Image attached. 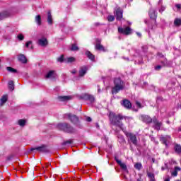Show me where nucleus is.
I'll return each instance as SVG.
<instances>
[{"instance_id":"nucleus-1","label":"nucleus","mask_w":181,"mask_h":181,"mask_svg":"<svg viewBox=\"0 0 181 181\" xmlns=\"http://www.w3.org/2000/svg\"><path fill=\"white\" fill-rule=\"evenodd\" d=\"M109 118L110 121V124L112 125H115V127H118V128H120L122 131L124 132V124H122V119H124V117L121 115H115V114L110 112L109 115Z\"/></svg>"},{"instance_id":"nucleus-2","label":"nucleus","mask_w":181,"mask_h":181,"mask_svg":"<svg viewBox=\"0 0 181 181\" xmlns=\"http://www.w3.org/2000/svg\"><path fill=\"white\" fill-rule=\"evenodd\" d=\"M114 85L115 86L112 88V94H117L125 88V84L124 83V81H122V80H121L119 78H115Z\"/></svg>"},{"instance_id":"nucleus-3","label":"nucleus","mask_w":181,"mask_h":181,"mask_svg":"<svg viewBox=\"0 0 181 181\" xmlns=\"http://www.w3.org/2000/svg\"><path fill=\"white\" fill-rule=\"evenodd\" d=\"M57 129H59V131H63L66 134H74V132H76V129L69 123H59L57 125Z\"/></svg>"},{"instance_id":"nucleus-4","label":"nucleus","mask_w":181,"mask_h":181,"mask_svg":"<svg viewBox=\"0 0 181 181\" xmlns=\"http://www.w3.org/2000/svg\"><path fill=\"white\" fill-rule=\"evenodd\" d=\"M126 136L128 138V142L133 144L135 146L138 145V139H136V135L133 133H130L126 131H123Z\"/></svg>"},{"instance_id":"nucleus-5","label":"nucleus","mask_w":181,"mask_h":181,"mask_svg":"<svg viewBox=\"0 0 181 181\" xmlns=\"http://www.w3.org/2000/svg\"><path fill=\"white\" fill-rule=\"evenodd\" d=\"M65 117H67L68 119H69L74 125H80V121L78 120V117H77V116L68 113L65 115Z\"/></svg>"},{"instance_id":"nucleus-6","label":"nucleus","mask_w":181,"mask_h":181,"mask_svg":"<svg viewBox=\"0 0 181 181\" xmlns=\"http://www.w3.org/2000/svg\"><path fill=\"white\" fill-rule=\"evenodd\" d=\"M115 160L120 166L122 170H124V172H126V173H128V168L127 167V164H125V163H122V161L118 159V157L117 156L115 157Z\"/></svg>"},{"instance_id":"nucleus-7","label":"nucleus","mask_w":181,"mask_h":181,"mask_svg":"<svg viewBox=\"0 0 181 181\" xmlns=\"http://www.w3.org/2000/svg\"><path fill=\"white\" fill-rule=\"evenodd\" d=\"M124 13V11L121 9V8H117L115 10V15L116 17V19L117 21H122V14Z\"/></svg>"},{"instance_id":"nucleus-8","label":"nucleus","mask_w":181,"mask_h":181,"mask_svg":"<svg viewBox=\"0 0 181 181\" xmlns=\"http://www.w3.org/2000/svg\"><path fill=\"white\" fill-rule=\"evenodd\" d=\"M119 33H123V35H131L132 30L129 27H126L125 28H118Z\"/></svg>"},{"instance_id":"nucleus-9","label":"nucleus","mask_w":181,"mask_h":181,"mask_svg":"<svg viewBox=\"0 0 181 181\" xmlns=\"http://www.w3.org/2000/svg\"><path fill=\"white\" fill-rule=\"evenodd\" d=\"M88 70V67L86 66H81L78 71V77H84L87 74V71Z\"/></svg>"},{"instance_id":"nucleus-10","label":"nucleus","mask_w":181,"mask_h":181,"mask_svg":"<svg viewBox=\"0 0 181 181\" xmlns=\"http://www.w3.org/2000/svg\"><path fill=\"white\" fill-rule=\"evenodd\" d=\"M95 49H96V50H100L102 52L106 51L104 46H103L101 45V40H100V39H96Z\"/></svg>"},{"instance_id":"nucleus-11","label":"nucleus","mask_w":181,"mask_h":181,"mask_svg":"<svg viewBox=\"0 0 181 181\" xmlns=\"http://www.w3.org/2000/svg\"><path fill=\"white\" fill-rule=\"evenodd\" d=\"M140 119L143 121V122H146V124H151V122H152V118L145 115H141Z\"/></svg>"},{"instance_id":"nucleus-12","label":"nucleus","mask_w":181,"mask_h":181,"mask_svg":"<svg viewBox=\"0 0 181 181\" xmlns=\"http://www.w3.org/2000/svg\"><path fill=\"white\" fill-rule=\"evenodd\" d=\"M30 151H37L38 152H42V153L47 152V149H46V146L45 145L38 146L37 148H32Z\"/></svg>"},{"instance_id":"nucleus-13","label":"nucleus","mask_w":181,"mask_h":181,"mask_svg":"<svg viewBox=\"0 0 181 181\" xmlns=\"http://www.w3.org/2000/svg\"><path fill=\"white\" fill-rule=\"evenodd\" d=\"M161 64H163V67H171L173 62L172 61H168V59L164 58L160 62Z\"/></svg>"},{"instance_id":"nucleus-14","label":"nucleus","mask_w":181,"mask_h":181,"mask_svg":"<svg viewBox=\"0 0 181 181\" xmlns=\"http://www.w3.org/2000/svg\"><path fill=\"white\" fill-rule=\"evenodd\" d=\"M48 43L49 42H47V39L46 37H42L38 40V45L42 47L47 46Z\"/></svg>"},{"instance_id":"nucleus-15","label":"nucleus","mask_w":181,"mask_h":181,"mask_svg":"<svg viewBox=\"0 0 181 181\" xmlns=\"http://www.w3.org/2000/svg\"><path fill=\"white\" fill-rule=\"evenodd\" d=\"M18 62H21V63H23V64H26V63H28V59H26V57L23 54H18Z\"/></svg>"},{"instance_id":"nucleus-16","label":"nucleus","mask_w":181,"mask_h":181,"mask_svg":"<svg viewBox=\"0 0 181 181\" xmlns=\"http://www.w3.org/2000/svg\"><path fill=\"white\" fill-rule=\"evenodd\" d=\"M122 105H123L124 108H127V110H130V108H132V104L129 100L127 99L123 100Z\"/></svg>"},{"instance_id":"nucleus-17","label":"nucleus","mask_w":181,"mask_h":181,"mask_svg":"<svg viewBox=\"0 0 181 181\" xmlns=\"http://www.w3.org/2000/svg\"><path fill=\"white\" fill-rule=\"evenodd\" d=\"M149 16L151 19H153L154 21H156V18L158 15L156 14V11L153 8H151L149 11Z\"/></svg>"},{"instance_id":"nucleus-18","label":"nucleus","mask_w":181,"mask_h":181,"mask_svg":"<svg viewBox=\"0 0 181 181\" xmlns=\"http://www.w3.org/2000/svg\"><path fill=\"white\" fill-rule=\"evenodd\" d=\"M160 141L162 142V144L165 145V146H168V142L170 141V136H166L160 137Z\"/></svg>"},{"instance_id":"nucleus-19","label":"nucleus","mask_w":181,"mask_h":181,"mask_svg":"<svg viewBox=\"0 0 181 181\" xmlns=\"http://www.w3.org/2000/svg\"><path fill=\"white\" fill-rule=\"evenodd\" d=\"M45 78H56V71H49L45 75Z\"/></svg>"},{"instance_id":"nucleus-20","label":"nucleus","mask_w":181,"mask_h":181,"mask_svg":"<svg viewBox=\"0 0 181 181\" xmlns=\"http://www.w3.org/2000/svg\"><path fill=\"white\" fill-rule=\"evenodd\" d=\"M58 100L60 101H70V100H73V96L71 95H66V96H58Z\"/></svg>"},{"instance_id":"nucleus-21","label":"nucleus","mask_w":181,"mask_h":181,"mask_svg":"<svg viewBox=\"0 0 181 181\" xmlns=\"http://www.w3.org/2000/svg\"><path fill=\"white\" fill-rule=\"evenodd\" d=\"M153 122L155 125L156 129L159 131V129H160V127H162V123L159 122L156 118L153 119Z\"/></svg>"},{"instance_id":"nucleus-22","label":"nucleus","mask_w":181,"mask_h":181,"mask_svg":"<svg viewBox=\"0 0 181 181\" xmlns=\"http://www.w3.org/2000/svg\"><path fill=\"white\" fill-rule=\"evenodd\" d=\"M9 16H11V12L4 11L0 13V21H2V19H5V18H9Z\"/></svg>"},{"instance_id":"nucleus-23","label":"nucleus","mask_w":181,"mask_h":181,"mask_svg":"<svg viewBox=\"0 0 181 181\" xmlns=\"http://www.w3.org/2000/svg\"><path fill=\"white\" fill-rule=\"evenodd\" d=\"M47 22L48 25H53V17H52V13H50V11L47 13Z\"/></svg>"},{"instance_id":"nucleus-24","label":"nucleus","mask_w":181,"mask_h":181,"mask_svg":"<svg viewBox=\"0 0 181 181\" xmlns=\"http://www.w3.org/2000/svg\"><path fill=\"white\" fill-rule=\"evenodd\" d=\"M8 101V95H4L2 96V98L0 99V106L2 107Z\"/></svg>"},{"instance_id":"nucleus-25","label":"nucleus","mask_w":181,"mask_h":181,"mask_svg":"<svg viewBox=\"0 0 181 181\" xmlns=\"http://www.w3.org/2000/svg\"><path fill=\"white\" fill-rule=\"evenodd\" d=\"M91 96L88 93H83L80 96L81 100H85L86 101L90 100Z\"/></svg>"},{"instance_id":"nucleus-26","label":"nucleus","mask_w":181,"mask_h":181,"mask_svg":"<svg viewBox=\"0 0 181 181\" xmlns=\"http://www.w3.org/2000/svg\"><path fill=\"white\" fill-rule=\"evenodd\" d=\"M26 119H21L18 121V125H19L21 127H25V125H26Z\"/></svg>"},{"instance_id":"nucleus-27","label":"nucleus","mask_w":181,"mask_h":181,"mask_svg":"<svg viewBox=\"0 0 181 181\" xmlns=\"http://www.w3.org/2000/svg\"><path fill=\"white\" fill-rule=\"evenodd\" d=\"M35 21L38 26H40V25H42V17H40V15L36 16Z\"/></svg>"},{"instance_id":"nucleus-28","label":"nucleus","mask_w":181,"mask_h":181,"mask_svg":"<svg viewBox=\"0 0 181 181\" xmlns=\"http://www.w3.org/2000/svg\"><path fill=\"white\" fill-rule=\"evenodd\" d=\"M8 88L11 91H13V90H15V83H13V81H8Z\"/></svg>"},{"instance_id":"nucleus-29","label":"nucleus","mask_w":181,"mask_h":181,"mask_svg":"<svg viewBox=\"0 0 181 181\" xmlns=\"http://www.w3.org/2000/svg\"><path fill=\"white\" fill-rule=\"evenodd\" d=\"M65 62L66 63H74V62H76V58L73 57H68L65 59Z\"/></svg>"},{"instance_id":"nucleus-30","label":"nucleus","mask_w":181,"mask_h":181,"mask_svg":"<svg viewBox=\"0 0 181 181\" xmlns=\"http://www.w3.org/2000/svg\"><path fill=\"white\" fill-rule=\"evenodd\" d=\"M71 52H77L79 50V48L78 47L77 45L72 44L71 49Z\"/></svg>"},{"instance_id":"nucleus-31","label":"nucleus","mask_w":181,"mask_h":181,"mask_svg":"<svg viewBox=\"0 0 181 181\" xmlns=\"http://www.w3.org/2000/svg\"><path fill=\"white\" fill-rule=\"evenodd\" d=\"M175 151L177 153H181V146L177 144L175 147Z\"/></svg>"},{"instance_id":"nucleus-32","label":"nucleus","mask_w":181,"mask_h":181,"mask_svg":"<svg viewBox=\"0 0 181 181\" xmlns=\"http://www.w3.org/2000/svg\"><path fill=\"white\" fill-rule=\"evenodd\" d=\"M174 25H175V26H180L181 25V20H180V18H176L174 21Z\"/></svg>"},{"instance_id":"nucleus-33","label":"nucleus","mask_w":181,"mask_h":181,"mask_svg":"<svg viewBox=\"0 0 181 181\" xmlns=\"http://www.w3.org/2000/svg\"><path fill=\"white\" fill-rule=\"evenodd\" d=\"M135 169H137V170H141L142 169V164L141 163H137L134 165Z\"/></svg>"},{"instance_id":"nucleus-34","label":"nucleus","mask_w":181,"mask_h":181,"mask_svg":"<svg viewBox=\"0 0 181 181\" xmlns=\"http://www.w3.org/2000/svg\"><path fill=\"white\" fill-rule=\"evenodd\" d=\"M6 70H7L8 71H9L10 73H17V72H18V71H17L16 69H15L11 67V66H8V67L6 68Z\"/></svg>"},{"instance_id":"nucleus-35","label":"nucleus","mask_w":181,"mask_h":181,"mask_svg":"<svg viewBox=\"0 0 181 181\" xmlns=\"http://www.w3.org/2000/svg\"><path fill=\"white\" fill-rule=\"evenodd\" d=\"M57 62H59V63H63L64 62V55H61L60 57H59L57 59Z\"/></svg>"},{"instance_id":"nucleus-36","label":"nucleus","mask_w":181,"mask_h":181,"mask_svg":"<svg viewBox=\"0 0 181 181\" xmlns=\"http://www.w3.org/2000/svg\"><path fill=\"white\" fill-rule=\"evenodd\" d=\"M71 144H73V140L69 139V140H68V141H64V142L62 143V145H63V146L71 145Z\"/></svg>"},{"instance_id":"nucleus-37","label":"nucleus","mask_w":181,"mask_h":181,"mask_svg":"<svg viewBox=\"0 0 181 181\" xmlns=\"http://www.w3.org/2000/svg\"><path fill=\"white\" fill-rule=\"evenodd\" d=\"M118 139H119V142H121L122 144L125 142V139L124 138V136L122 135H119L117 136Z\"/></svg>"},{"instance_id":"nucleus-38","label":"nucleus","mask_w":181,"mask_h":181,"mask_svg":"<svg viewBox=\"0 0 181 181\" xmlns=\"http://www.w3.org/2000/svg\"><path fill=\"white\" fill-rule=\"evenodd\" d=\"M30 46L31 50H33V45H32V41H28L25 43V47H29Z\"/></svg>"},{"instance_id":"nucleus-39","label":"nucleus","mask_w":181,"mask_h":181,"mask_svg":"<svg viewBox=\"0 0 181 181\" xmlns=\"http://www.w3.org/2000/svg\"><path fill=\"white\" fill-rule=\"evenodd\" d=\"M147 175H148V177H150V179H151V180H155V174L148 172V173H147Z\"/></svg>"},{"instance_id":"nucleus-40","label":"nucleus","mask_w":181,"mask_h":181,"mask_svg":"<svg viewBox=\"0 0 181 181\" xmlns=\"http://www.w3.org/2000/svg\"><path fill=\"white\" fill-rule=\"evenodd\" d=\"M107 21L109 22H114V21H115V17L114 16H108Z\"/></svg>"},{"instance_id":"nucleus-41","label":"nucleus","mask_w":181,"mask_h":181,"mask_svg":"<svg viewBox=\"0 0 181 181\" xmlns=\"http://www.w3.org/2000/svg\"><path fill=\"white\" fill-rule=\"evenodd\" d=\"M17 37H18V40H23V39H25V36H23V35H22V34H18Z\"/></svg>"},{"instance_id":"nucleus-42","label":"nucleus","mask_w":181,"mask_h":181,"mask_svg":"<svg viewBox=\"0 0 181 181\" xmlns=\"http://www.w3.org/2000/svg\"><path fill=\"white\" fill-rule=\"evenodd\" d=\"M85 54L88 57V59H91V52L86 51Z\"/></svg>"},{"instance_id":"nucleus-43","label":"nucleus","mask_w":181,"mask_h":181,"mask_svg":"<svg viewBox=\"0 0 181 181\" xmlns=\"http://www.w3.org/2000/svg\"><path fill=\"white\" fill-rule=\"evenodd\" d=\"M88 168H90V165H85V167H83V170H85V172H87V170H88Z\"/></svg>"},{"instance_id":"nucleus-44","label":"nucleus","mask_w":181,"mask_h":181,"mask_svg":"<svg viewBox=\"0 0 181 181\" xmlns=\"http://www.w3.org/2000/svg\"><path fill=\"white\" fill-rule=\"evenodd\" d=\"M136 105L139 107V108H142V106L141 105V103L139 101H136Z\"/></svg>"},{"instance_id":"nucleus-45","label":"nucleus","mask_w":181,"mask_h":181,"mask_svg":"<svg viewBox=\"0 0 181 181\" xmlns=\"http://www.w3.org/2000/svg\"><path fill=\"white\" fill-rule=\"evenodd\" d=\"M172 175L173 176H177V171H176L175 170L172 173Z\"/></svg>"},{"instance_id":"nucleus-46","label":"nucleus","mask_w":181,"mask_h":181,"mask_svg":"<svg viewBox=\"0 0 181 181\" xmlns=\"http://www.w3.org/2000/svg\"><path fill=\"white\" fill-rule=\"evenodd\" d=\"M161 69H162V66H160V65H158V66L155 67L156 70H160Z\"/></svg>"},{"instance_id":"nucleus-47","label":"nucleus","mask_w":181,"mask_h":181,"mask_svg":"<svg viewBox=\"0 0 181 181\" xmlns=\"http://www.w3.org/2000/svg\"><path fill=\"white\" fill-rule=\"evenodd\" d=\"M165 6H161L160 9L159 10V12H163V11H165Z\"/></svg>"},{"instance_id":"nucleus-48","label":"nucleus","mask_w":181,"mask_h":181,"mask_svg":"<svg viewBox=\"0 0 181 181\" xmlns=\"http://www.w3.org/2000/svg\"><path fill=\"white\" fill-rule=\"evenodd\" d=\"M157 54H158V56H159V57H161V58L165 57V56L163 54H162L160 52H158Z\"/></svg>"},{"instance_id":"nucleus-49","label":"nucleus","mask_w":181,"mask_h":181,"mask_svg":"<svg viewBox=\"0 0 181 181\" xmlns=\"http://www.w3.org/2000/svg\"><path fill=\"white\" fill-rule=\"evenodd\" d=\"M71 73L72 74H76V73H77V70L73 69V70L71 71Z\"/></svg>"},{"instance_id":"nucleus-50","label":"nucleus","mask_w":181,"mask_h":181,"mask_svg":"<svg viewBox=\"0 0 181 181\" xmlns=\"http://www.w3.org/2000/svg\"><path fill=\"white\" fill-rule=\"evenodd\" d=\"M95 57L93 54H91V60L92 62H95Z\"/></svg>"},{"instance_id":"nucleus-51","label":"nucleus","mask_w":181,"mask_h":181,"mask_svg":"<svg viewBox=\"0 0 181 181\" xmlns=\"http://www.w3.org/2000/svg\"><path fill=\"white\" fill-rule=\"evenodd\" d=\"M165 169H168V165H166V164H165V167L161 168V170H165Z\"/></svg>"},{"instance_id":"nucleus-52","label":"nucleus","mask_w":181,"mask_h":181,"mask_svg":"<svg viewBox=\"0 0 181 181\" xmlns=\"http://www.w3.org/2000/svg\"><path fill=\"white\" fill-rule=\"evenodd\" d=\"M94 101H95V98L94 96H91V103H94Z\"/></svg>"},{"instance_id":"nucleus-53","label":"nucleus","mask_w":181,"mask_h":181,"mask_svg":"<svg viewBox=\"0 0 181 181\" xmlns=\"http://www.w3.org/2000/svg\"><path fill=\"white\" fill-rule=\"evenodd\" d=\"M175 6L177 8V9L181 8V5L180 4H176Z\"/></svg>"},{"instance_id":"nucleus-54","label":"nucleus","mask_w":181,"mask_h":181,"mask_svg":"<svg viewBox=\"0 0 181 181\" xmlns=\"http://www.w3.org/2000/svg\"><path fill=\"white\" fill-rule=\"evenodd\" d=\"M95 127L98 129H100V124L98 123H95Z\"/></svg>"},{"instance_id":"nucleus-55","label":"nucleus","mask_w":181,"mask_h":181,"mask_svg":"<svg viewBox=\"0 0 181 181\" xmlns=\"http://www.w3.org/2000/svg\"><path fill=\"white\" fill-rule=\"evenodd\" d=\"M86 120L88 122H91V117H87Z\"/></svg>"},{"instance_id":"nucleus-56","label":"nucleus","mask_w":181,"mask_h":181,"mask_svg":"<svg viewBox=\"0 0 181 181\" xmlns=\"http://www.w3.org/2000/svg\"><path fill=\"white\" fill-rule=\"evenodd\" d=\"M175 170H176V171L180 170V168H179V167H175Z\"/></svg>"},{"instance_id":"nucleus-57","label":"nucleus","mask_w":181,"mask_h":181,"mask_svg":"<svg viewBox=\"0 0 181 181\" xmlns=\"http://www.w3.org/2000/svg\"><path fill=\"white\" fill-rule=\"evenodd\" d=\"M164 181H170V179L167 178V179H165Z\"/></svg>"},{"instance_id":"nucleus-58","label":"nucleus","mask_w":181,"mask_h":181,"mask_svg":"<svg viewBox=\"0 0 181 181\" xmlns=\"http://www.w3.org/2000/svg\"><path fill=\"white\" fill-rule=\"evenodd\" d=\"M153 163H155V158H152Z\"/></svg>"},{"instance_id":"nucleus-59","label":"nucleus","mask_w":181,"mask_h":181,"mask_svg":"<svg viewBox=\"0 0 181 181\" xmlns=\"http://www.w3.org/2000/svg\"><path fill=\"white\" fill-rule=\"evenodd\" d=\"M123 59H124L125 60H129V58H125V57H123Z\"/></svg>"},{"instance_id":"nucleus-60","label":"nucleus","mask_w":181,"mask_h":181,"mask_svg":"<svg viewBox=\"0 0 181 181\" xmlns=\"http://www.w3.org/2000/svg\"><path fill=\"white\" fill-rule=\"evenodd\" d=\"M95 25V26H98L100 25V23H96Z\"/></svg>"},{"instance_id":"nucleus-61","label":"nucleus","mask_w":181,"mask_h":181,"mask_svg":"<svg viewBox=\"0 0 181 181\" xmlns=\"http://www.w3.org/2000/svg\"><path fill=\"white\" fill-rule=\"evenodd\" d=\"M138 36H141V33H137Z\"/></svg>"},{"instance_id":"nucleus-62","label":"nucleus","mask_w":181,"mask_h":181,"mask_svg":"<svg viewBox=\"0 0 181 181\" xmlns=\"http://www.w3.org/2000/svg\"><path fill=\"white\" fill-rule=\"evenodd\" d=\"M145 23H146V24H148V21H147L146 20L145 21Z\"/></svg>"},{"instance_id":"nucleus-63","label":"nucleus","mask_w":181,"mask_h":181,"mask_svg":"<svg viewBox=\"0 0 181 181\" xmlns=\"http://www.w3.org/2000/svg\"><path fill=\"white\" fill-rule=\"evenodd\" d=\"M151 181H155V180H151Z\"/></svg>"},{"instance_id":"nucleus-64","label":"nucleus","mask_w":181,"mask_h":181,"mask_svg":"<svg viewBox=\"0 0 181 181\" xmlns=\"http://www.w3.org/2000/svg\"><path fill=\"white\" fill-rule=\"evenodd\" d=\"M180 131H181V127L180 128Z\"/></svg>"}]
</instances>
